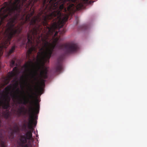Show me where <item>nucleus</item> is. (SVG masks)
Segmentation results:
<instances>
[{
	"label": "nucleus",
	"mask_w": 147,
	"mask_h": 147,
	"mask_svg": "<svg viewBox=\"0 0 147 147\" xmlns=\"http://www.w3.org/2000/svg\"><path fill=\"white\" fill-rule=\"evenodd\" d=\"M20 2V0H15L13 3L10 1L4 3L0 9V22H16L22 10Z\"/></svg>",
	"instance_id": "f257e3e1"
},
{
	"label": "nucleus",
	"mask_w": 147,
	"mask_h": 147,
	"mask_svg": "<svg viewBox=\"0 0 147 147\" xmlns=\"http://www.w3.org/2000/svg\"><path fill=\"white\" fill-rule=\"evenodd\" d=\"M31 94L29 95V97L32 100L30 101L29 100H26L25 97H24L21 99L20 96L13 95L12 98L14 100H17V103L19 104H22L26 105L29 103L30 107L29 108L28 113L29 115V121L28 124V127L29 129H31L32 127V124L34 120V116L36 114L39 113L40 105L38 103V100L36 99L35 101L33 100L34 98V95H36V93L33 92V89L30 88Z\"/></svg>",
	"instance_id": "f03ea898"
},
{
	"label": "nucleus",
	"mask_w": 147,
	"mask_h": 147,
	"mask_svg": "<svg viewBox=\"0 0 147 147\" xmlns=\"http://www.w3.org/2000/svg\"><path fill=\"white\" fill-rule=\"evenodd\" d=\"M32 131L31 130L27 131L26 132L25 136H20V140L21 143V145L25 144L27 142V140H33Z\"/></svg>",
	"instance_id": "7ed1b4c3"
},
{
	"label": "nucleus",
	"mask_w": 147,
	"mask_h": 147,
	"mask_svg": "<svg viewBox=\"0 0 147 147\" xmlns=\"http://www.w3.org/2000/svg\"><path fill=\"white\" fill-rule=\"evenodd\" d=\"M18 74V70L16 67L13 69L12 71L9 72L8 74V78L6 79L7 81V84L11 80L13 77L17 76Z\"/></svg>",
	"instance_id": "20e7f679"
},
{
	"label": "nucleus",
	"mask_w": 147,
	"mask_h": 147,
	"mask_svg": "<svg viewBox=\"0 0 147 147\" xmlns=\"http://www.w3.org/2000/svg\"><path fill=\"white\" fill-rule=\"evenodd\" d=\"M4 101L0 100V106H2L3 109H7L10 107L9 102L10 98L9 97L5 98L4 96Z\"/></svg>",
	"instance_id": "39448f33"
},
{
	"label": "nucleus",
	"mask_w": 147,
	"mask_h": 147,
	"mask_svg": "<svg viewBox=\"0 0 147 147\" xmlns=\"http://www.w3.org/2000/svg\"><path fill=\"white\" fill-rule=\"evenodd\" d=\"M63 69V66L62 63L58 62L55 67V69L57 72H60Z\"/></svg>",
	"instance_id": "423d86ee"
},
{
	"label": "nucleus",
	"mask_w": 147,
	"mask_h": 147,
	"mask_svg": "<svg viewBox=\"0 0 147 147\" xmlns=\"http://www.w3.org/2000/svg\"><path fill=\"white\" fill-rule=\"evenodd\" d=\"M32 63V61H31L30 59L29 61L27 63L24 65V67L26 70L27 71H30L29 68L31 66V64Z\"/></svg>",
	"instance_id": "0eeeda50"
},
{
	"label": "nucleus",
	"mask_w": 147,
	"mask_h": 147,
	"mask_svg": "<svg viewBox=\"0 0 147 147\" xmlns=\"http://www.w3.org/2000/svg\"><path fill=\"white\" fill-rule=\"evenodd\" d=\"M24 108V107H22L20 106L19 108L18 109V111H17V113L18 115L19 116H20V115L24 112V113H25V112H24V111L23 110Z\"/></svg>",
	"instance_id": "6e6552de"
},
{
	"label": "nucleus",
	"mask_w": 147,
	"mask_h": 147,
	"mask_svg": "<svg viewBox=\"0 0 147 147\" xmlns=\"http://www.w3.org/2000/svg\"><path fill=\"white\" fill-rule=\"evenodd\" d=\"M12 88V85L11 84L5 88V92L8 94L9 92L11 91V89Z\"/></svg>",
	"instance_id": "1a4fd4ad"
},
{
	"label": "nucleus",
	"mask_w": 147,
	"mask_h": 147,
	"mask_svg": "<svg viewBox=\"0 0 147 147\" xmlns=\"http://www.w3.org/2000/svg\"><path fill=\"white\" fill-rule=\"evenodd\" d=\"M17 47L15 45H14L12 46L11 49L9 51L8 53V56H9L11 54L14 52V51L15 49V48Z\"/></svg>",
	"instance_id": "9d476101"
},
{
	"label": "nucleus",
	"mask_w": 147,
	"mask_h": 147,
	"mask_svg": "<svg viewBox=\"0 0 147 147\" xmlns=\"http://www.w3.org/2000/svg\"><path fill=\"white\" fill-rule=\"evenodd\" d=\"M6 111V112H4L3 113V115L4 118L6 119H7L9 118V112L7 111V110Z\"/></svg>",
	"instance_id": "9b49d317"
},
{
	"label": "nucleus",
	"mask_w": 147,
	"mask_h": 147,
	"mask_svg": "<svg viewBox=\"0 0 147 147\" xmlns=\"http://www.w3.org/2000/svg\"><path fill=\"white\" fill-rule=\"evenodd\" d=\"M14 133L13 131L10 133L9 136V138L11 139L13 138L14 137Z\"/></svg>",
	"instance_id": "f8f14e48"
},
{
	"label": "nucleus",
	"mask_w": 147,
	"mask_h": 147,
	"mask_svg": "<svg viewBox=\"0 0 147 147\" xmlns=\"http://www.w3.org/2000/svg\"><path fill=\"white\" fill-rule=\"evenodd\" d=\"M15 61L13 60H12L11 61L10 65L11 67H13L15 66Z\"/></svg>",
	"instance_id": "ddd939ff"
},
{
	"label": "nucleus",
	"mask_w": 147,
	"mask_h": 147,
	"mask_svg": "<svg viewBox=\"0 0 147 147\" xmlns=\"http://www.w3.org/2000/svg\"><path fill=\"white\" fill-rule=\"evenodd\" d=\"M22 129L23 130L25 131L26 132L28 130H27L26 129V125L25 124H24L23 125V126L22 127Z\"/></svg>",
	"instance_id": "4468645a"
},
{
	"label": "nucleus",
	"mask_w": 147,
	"mask_h": 147,
	"mask_svg": "<svg viewBox=\"0 0 147 147\" xmlns=\"http://www.w3.org/2000/svg\"><path fill=\"white\" fill-rule=\"evenodd\" d=\"M19 128L18 126H16V129H14L13 131L15 133H17L19 131Z\"/></svg>",
	"instance_id": "2eb2a0df"
},
{
	"label": "nucleus",
	"mask_w": 147,
	"mask_h": 147,
	"mask_svg": "<svg viewBox=\"0 0 147 147\" xmlns=\"http://www.w3.org/2000/svg\"><path fill=\"white\" fill-rule=\"evenodd\" d=\"M16 126H18L16 124H15V126L14 127V129H16Z\"/></svg>",
	"instance_id": "dca6fc26"
},
{
	"label": "nucleus",
	"mask_w": 147,
	"mask_h": 147,
	"mask_svg": "<svg viewBox=\"0 0 147 147\" xmlns=\"http://www.w3.org/2000/svg\"><path fill=\"white\" fill-rule=\"evenodd\" d=\"M41 85L42 86H44L45 85V84L44 82H42L41 83Z\"/></svg>",
	"instance_id": "f3484780"
},
{
	"label": "nucleus",
	"mask_w": 147,
	"mask_h": 147,
	"mask_svg": "<svg viewBox=\"0 0 147 147\" xmlns=\"http://www.w3.org/2000/svg\"><path fill=\"white\" fill-rule=\"evenodd\" d=\"M24 147H29L28 146V144H26L24 146Z\"/></svg>",
	"instance_id": "a211bd4d"
},
{
	"label": "nucleus",
	"mask_w": 147,
	"mask_h": 147,
	"mask_svg": "<svg viewBox=\"0 0 147 147\" xmlns=\"http://www.w3.org/2000/svg\"><path fill=\"white\" fill-rule=\"evenodd\" d=\"M16 90V91L17 92H18L20 91V90L18 88H17Z\"/></svg>",
	"instance_id": "6ab92c4d"
},
{
	"label": "nucleus",
	"mask_w": 147,
	"mask_h": 147,
	"mask_svg": "<svg viewBox=\"0 0 147 147\" xmlns=\"http://www.w3.org/2000/svg\"><path fill=\"white\" fill-rule=\"evenodd\" d=\"M84 26H81V27L82 28H84Z\"/></svg>",
	"instance_id": "aec40b11"
},
{
	"label": "nucleus",
	"mask_w": 147,
	"mask_h": 147,
	"mask_svg": "<svg viewBox=\"0 0 147 147\" xmlns=\"http://www.w3.org/2000/svg\"><path fill=\"white\" fill-rule=\"evenodd\" d=\"M78 20H77V22H76V24H78Z\"/></svg>",
	"instance_id": "412c9836"
},
{
	"label": "nucleus",
	"mask_w": 147,
	"mask_h": 147,
	"mask_svg": "<svg viewBox=\"0 0 147 147\" xmlns=\"http://www.w3.org/2000/svg\"><path fill=\"white\" fill-rule=\"evenodd\" d=\"M1 121L0 120V127L1 126Z\"/></svg>",
	"instance_id": "4be33fe9"
}]
</instances>
